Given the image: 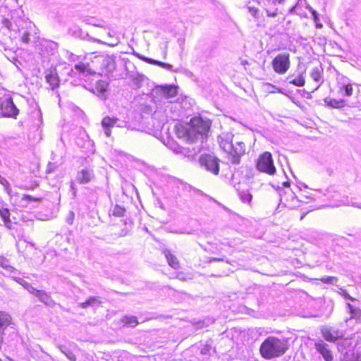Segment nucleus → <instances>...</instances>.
I'll list each match as a JSON object with an SVG mask.
<instances>
[{
    "instance_id": "1",
    "label": "nucleus",
    "mask_w": 361,
    "mask_h": 361,
    "mask_svg": "<svg viewBox=\"0 0 361 361\" xmlns=\"http://www.w3.org/2000/svg\"><path fill=\"white\" fill-rule=\"evenodd\" d=\"M210 128L208 121L200 117H195L186 126L180 125L176 127L177 136L188 143H193L206 135Z\"/></svg>"
},
{
    "instance_id": "2",
    "label": "nucleus",
    "mask_w": 361,
    "mask_h": 361,
    "mask_svg": "<svg viewBox=\"0 0 361 361\" xmlns=\"http://www.w3.org/2000/svg\"><path fill=\"white\" fill-rule=\"evenodd\" d=\"M220 147L228 154L232 164L240 163V157L245 152V144L232 133H223L218 137Z\"/></svg>"
},
{
    "instance_id": "3",
    "label": "nucleus",
    "mask_w": 361,
    "mask_h": 361,
    "mask_svg": "<svg viewBox=\"0 0 361 361\" xmlns=\"http://www.w3.org/2000/svg\"><path fill=\"white\" fill-rule=\"evenodd\" d=\"M288 349L287 340L275 336H269L261 344L259 352L264 358L271 360L283 355Z\"/></svg>"
},
{
    "instance_id": "4",
    "label": "nucleus",
    "mask_w": 361,
    "mask_h": 361,
    "mask_svg": "<svg viewBox=\"0 0 361 361\" xmlns=\"http://www.w3.org/2000/svg\"><path fill=\"white\" fill-rule=\"evenodd\" d=\"M256 168L260 172L274 175L276 169L271 153L266 152L261 154L257 160Z\"/></svg>"
},
{
    "instance_id": "5",
    "label": "nucleus",
    "mask_w": 361,
    "mask_h": 361,
    "mask_svg": "<svg viewBox=\"0 0 361 361\" xmlns=\"http://www.w3.org/2000/svg\"><path fill=\"white\" fill-rule=\"evenodd\" d=\"M19 110L13 102L9 94H6L0 99V114L4 117L16 118Z\"/></svg>"
},
{
    "instance_id": "6",
    "label": "nucleus",
    "mask_w": 361,
    "mask_h": 361,
    "mask_svg": "<svg viewBox=\"0 0 361 361\" xmlns=\"http://www.w3.org/2000/svg\"><path fill=\"white\" fill-rule=\"evenodd\" d=\"M272 67L274 71L278 74L286 73L290 68V54L288 53H281L276 55L272 61Z\"/></svg>"
},
{
    "instance_id": "7",
    "label": "nucleus",
    "mask_w": 361,
    "mask_h": 361,
    "mask_svg": "<svg viewBox=\"0 0 361 361\" xmlns=\"http://www.w3.org/2000/svg\"><path fill=\"white\" fill-rule=\"evenodd\" d=\"M200 163L207 171H210L214 175L219 173V165L216 157L210 154H203L200 158Z\"/></svg>"
},
{
    "instance_id": "8",
    "label": "nucleus",
    "mask_w": 361,
    "mask_h": 361,
    "mask_svg": "<svg viewBox=\"0 0 361 361\" xmlns=\"http://www.w3.org/2000/svg\"><path fill=\"white\" fill-rule=\"evenodd\" d=\"M280 204H283L289 209H295L299 207V200L290 189L284 190L280 194Z\"/></svg>"
},
{
    "instance_id": "9",
    "label": "nucleus",
    "mask_w": 361,
    "mask_h": 361,
    "mask_svg": "<svg viewBox=\"0 0 361 361\" xmlns=\"http://www.w3.org/2000/svg\"><path fill=\"white\" fill-rule=\"evenodd\" d=\"M94 59L97 62L102 63V68L107 72H113L116 70V57L114 55L96 56Z\"/></svg>"
},
{
    "instance_id": "10",
    "label": "nucleus",
    "mask_w": 361,
    "mask_h": 361,
    "mask_svg": "<svg viewBox=\"0 0 361 361\" xmlns=\"http://www.w3.org/2000/svg\"><path fill=\"white\" fill-rule=\"evenodd\" d=\"M322 334L324 339L329 342H335L343 336V332L332 327H324L322 329Z\"/></svg>"
},
{
    "instance_id": "11",
    "label": "nucleus",
    "mask_w": 361,
    "mask_h": 361,
    "mask_svg": "<svg viewBox=\"0 0 361 361\" xmlns=\"http://www.w3.org/2000/svg\"><path fill=\"white\" fill-rule=\"evenodd\" d=\"M94 178L92 170L84 169L78 172L76 179L80 184H86Z\"/></svg>"
},
{
    "instance_id": "12",
    "label": "nucleus",
    "mask_w": 361,
    "mask_h": 361,
    "mask_svg": "<svg viewBox=\"0 0 361 361\" xmlns=\"http://www.w3.org/2000/svg\"><path fill=\"white\" fill-rule=\"evenodd\" d=\"M328 345L323 341L315 343V348L320 353L326 361H331L333 355L331 351L329 349Z\"/></svg>"
},
{
    "instance_id": "13",
    "label": "nucleus",
    "mask_w": 361,
    "mask_h": 361,
    "mask_svg": "<svg viewBox=\"0 0 361 361\" xmlns=\"http://www.w3.org/2000/svg\"><path fill=\"white\" fill-rule=\"evenodd\" d=\"M47 82L49 84L52 90L59 87V78L55 70H49L45 75Z\"/></svg>"
},
{
    "instance_id": "14",
    "label": "nucleus",
    "mask_w": 361,
    "mask_h": 361,
    "mask_svg": "<svg viewBox=\"0 0 361 361\" xmlns=\"http://www.w3.org/2000/svg\"><path fill=\"white\" fill-rule=\"evenodd\" d=\"M117 121L118 118H111L109 116H106L102 119V125L104 130V133L106 135V137H109L111 135V128L116 125Z\"/></svg>"
},
{
    "instance_id": "15",
    "label": "nucleus",
    "mask_w": 361,
    "mask_h": 361,
    "mask_svg": "<svg viewBox=\"0 0 361 361\" xmlns=\"http://www.w3.org/2000/svg\"><path fill=\"white\" fill-rule=\"evenodd\" d=\"M138 57L143 61L147 62L149 64L157 65L171 71H173V66L170 63H164L143 56H138Z\"/></svg>"
},
{
    "instance_id": "16",
    "label": "nucleus",
    "mask_w": 361,
    "mask_h": 361,
    "mask_svg": "<svg viewBox=\"0 0 361 361\" xmlns=\"http://www.w3.org/2000/svg\"><path fill=\"white\" fill-rule=\"evenodd\" d=\"M11 213L8 209H0V216L5 227L8 229L12 228V222L10 219Z\"/></svg>"
},
{
    "instance_id": "17",
    "label": "nucleus",
    "mask_w": 361,
    "mask_h": 361,
    "mask_svg": "<svg viewBox=\"0 0 361 361\" xmlns=\"http://www.w3.org/2000/svg\"><path fill=\"white\" fill-rule=\"evenodd\" d=\"M164 255L166 258L167 262L170 267L175 269H177L180 267V263L178 259L174 255L171 253L170 251H164Z\"/></svg>"
},
{
    "instance_id": "18",
    "label": "nucleus",
    "mask_w": 361,
    "mask_h": 361,
    "mask_svg": "<svg viewBox=\"0 0 361 361\" xmlns=\"http://www.w3.org/2000/svg\"><path fill=\"white\" fill-rule=\"evenodd\" d=\"M75 69L85 75H93L95 72L93 71L89 64L83 63H77L75 65Z\"/></svg>"
},
{
    "instance_id": "19",
    "label": "nucleus",
    "mask_w": 361,
    "mask_h": 361,
    "mask_svg": "<svg viewBox=\"0 0 361 361\" xmlns=\"http://www.w3.org/2000/svg\"><path fill=\"white\" fill-rule=\"evenodd\" d=\"M341 80H343V82H341V81L339 82L340 90L345 92L344 95H345L347 97L351 96L353 94V89L352 85L350 84V83L345 82V80H348L347 78H342Z\"/></svg>"
},
{
    "instance_id": "20",
    "label": "nucleus",
    "mask_w": 361,
    "mask_h": 361,
    "mask_svg": "<svg viewBox=\"0 0 361 361\" xmlns=\"http://www.w3.org/2000/svg\"><path fill=\"white\" fill-rule=\"evenodd\" d=\"M162 94L166 98L173 97L176 95V88L173 85L161 87Z\"/></svg>"
},
{
    "instance_id": "21",
    "label": "nucleus",
    "mask_w": 361,
    "mask_h": 361,
    "mask_svg": "<svg viewBox=\"0 0 361 361\" xmlns=\"http://www.w3.org/2000/svg\"><path fill=\"white\" fill-rule=\"evenodd\" d=\"M100 301L96 297H91L84 302L80 303V307L82 308H87L88 307H96L99 306Z\"/></svg>"
},
{
    "instance_id": "22",
    "label": "nucleus",
    "mask_w": 361,
    "mask_h": 361,
    "mask_svg": "<svg viewBox=\"0 0 361 361\" xmlns=\"http://www.w3.org/2000/svg\"><path fill=\"white\" fill-rule=\"evenodd\" d=\"M11 316L4 312H0V327H6L11 323Z\"/></svg>"
},
{
    "instance_id": "23",
    "label": "nucleus",
    "mask_w": 361,
    "mask_h": 361,
    "mask_svg": "<svg viewBox=\"0 0 361 361\" xmlns=\"http://www.w3.org/2000/svg\"><path fill=\"white\" fill-rule=\"evenodd\" d=\"M121 322L131 327H135L138 324L137 319L135 316H125L122 318Z\"/></svg>"
},
{
    "instance_id": "24",
    "label": "nucleus",
    "mask_w": 361,
    "mask_h": 361,
    "mask_svg": "<svg viewBox=\"0 0 361 361\" xmlns=\"http://www.w3.org/2000/svg\"><path fill=\"white\" fill-rule=\"evenodd\" d=\"M36 297H37L41 302L47 305L50 304L52 302L51 297L43 290H39V292H37Z\"/></svg>"
},
{
    "instance_id": "25",
    "label": "nucleus",
    "mask_w": 361,
    "mask_h": 361,
    "mask_svg": "<svg viewBox=\"0 0 361 361\" xmlns=\"http://www.w3.org/2000/svg\"><path fill=\"white\" fill-rule=\"evenodd\" d=\"M304 75H305V72L300 73L297 78L290 80V83H291L295 86H298V87H303L305 83Z\"/></svg>"
},
{
    "instance_id": "26",
    "label": "nucleus",
    "mask_w": 361,
    "mask_h": 361,
    "mask_svg": "<svg viewBox=\"0 0 361 361\" xmlns=\"http://www.w3.org/2000/svg\"><path fill=\"white\" fill-rule=\"evenodd\" d=\"M310 76L315 82H320L322 80V70L317 67L312 68Z\"/></svg>"
},
{
    "instance_id": "27",
    "label": "nucleus",
    "mask_w": 361,
    "mask_h": 361,
    "mask_svg": "<svg viewBox=\"0 0 361 361\" xmlns=\"http://www.w3.org/2000/svg\"><path fill=\"white\" fill-rule=\"evenodd\" d=\"M0 266L11 273L16 271L15 268L9 264L8 260L4 257H0Z\"/></svg>"
},
{
    "instance_id": "28",
    "label": "nucleus",
    "mask_w": 361,
    "mask_h": 361,
    "mask_svg": "<svg viewBox=\"0 0 361 361\" xmlns=\"http://www.w3.org/2000/svg\"><path fill=\"white\" fill-rule=\"evenodd\" d=\"M200 152L199 149L192 148L190 149V148H182L178 152L183 154L185 156L188 157H192L196 155Z\"/></svg>"
},
{
    "instance_id": "29",
    "label": "nucleus",
    "mask_w": 361,
    "mask_h": 361,
    "mask_svg": "<svg viewBox=\"0 0 361 361\" xmlns=\"http://www.w3.org/2000/svg\"><path fill=\"white\" fill-rule=\"evenodd\" d=\"M108 84L103 80H99L95 85L96 91L99 94H104L107 89Z\"/></svg>"
},
{
    "instance_id": "30",
    "label": "nucleus",
    "mask_w": 361,
    "mask_h": 361,
    "mask_svg": "<svg viewBox=\"0 0 361 361\" xmlns=\"http://www.w3.org/2000/svg\"><path fill=\"white\" fill-rule=\"evenodd\" d=\"M347 307L351 314V318L360 319L361 318V310L354 308L350 303L347 304Z\"/></svg>"
},
{
    "instance_id": "31",
    "label": "nucleus",
    "mask_w": 361,
    "mask_h": 361,
    "mask_svg": "<svg viewBox=\"0 0 361 361\" xmlns=\"http://www.w3.org/2000/svg\"><path fill=\"white\" fill-rule=\"evenodd\" d=\"M240 199L242 200V202H245V203H248L250 204L252 201V195L247 192V191H243L241 193H240Z\"/></svg>"
},
{
    "instance_id": "32",
    "label": "nucleus",
    "mask_w": 361,
    "mask_h": 361,
    "mask_svg": "<svg viewBox=\"0 0 361 361\" xmlns=\"http://www.w3.org/2000/svg\"><path fill=\"white\" fill-rule=\"evenodd\" d=\"M328 106H331L333 108H340L343 106V101L342 100H336V99H331L328 103Z\"/></svg>"
},
{
    "instance_id": "33",
    "label": "nucleus",
    "mask_w": 361,
    "mask_h": 361,
    "mask_svg": "<svg viewBox=\"0 0 361 361\" xmlns=\"http://www.w3.org/2000/svg\"><path fill=\"white\" fill-rule=\"evenodd\" d=\"M321 281L324 283L334 284L338 281V279L335 276H325L322 278Z\"/></svg>"
},
{
    "instance_id": "34",
    "label": "nucleus",
    "mask_w": 361,
    "mask_h": 361,
    "mask_svg": "<svg viewBox=\"0 0 361 361\" xmlns=\"http://www.w3.org/2000/svg\"><path fill=\"white\" fill-rule=\"evenodd\" d=\"M0 183L4 187L6 191L9 194L11 192L10 184L8 181L0 175Z\"/></svg>"
},
{
    "instance_id": "35",
    "label": "nucleus",
    "mask_w": 361,
    "mask_h": 361,
    "mask_svg": "<svg viewBox=\"0 0 361 361\" xmlns=\"http://www.w3.org/2000/svg\"><path fill=\"white\" fill-rule=\"evenodd\" d=\"M125 209L119 206H116L113 210V214L117 216H122L124 214Z\"/></svg>"
},
{
    "instance_id": "36",
    "label": "nucleus",
    "mask_w": 361,
    "mask_h": 361,
    "mask_svg": "<svg viewBox=\"0 0 361 361\" xmlns=\"http://www.w3.org/2000/svg\"><path fill=\"white\" fill-rule=\"evenodd\" d=\"M74 218H75L74 212H72V211H69L68 214H67V216H66V221L69 225H72L73 224Z\"/></svg>"
},
{
    "instance_id": "37",
    "label": "nucleus",
    "mask_w": 361,
    "mask_h": 361,
    "mask_svg": "<svg viewBox=\"0 0 361 361\" xmlns=\"http://www.w3.org/2000/svg\"><path fill=\"white\" fill-rule=\"evenodd\" d=\"M22 200H26V201H29V202H39L41 200V199L34 197L30 195H23L22 197Z\"/></svg>"
},
{
    "instance_id": "38",
    "label": "nucleus",
    "mask_w": 361,
    "mask_h": 361,
    "mask_svg": "<svg viewBox=\"0 0 361 361\" xmlns=\"http://www.w3.org/2000/svg\"><path fill=\"white\" fill-rule=\"evenodd\" d=\"M248 8V11H249V13L255 18H258V13H259V9L255 8V7H252V6H248L247 7Z\"/></svg>"
},
{
    "instance_id": "39",
    "label": "nucleus",
    "mask_w": 361,
    "mask_h": 361,
    "mask_svg": "<svg viewBox=\"0 0 361 361\" xmlns=\"http://www.w3.org/2000/svg\"><path fill=\"white\" fill-rule=\"evenodd\" d=\"M313 20L316 23V27L317 28H322L323 27L322 24L319 22V16L317 13H314Z\"/></svg>"
},
{
    "instance_id": "40",
    "label": "nucleus",
    "mask_w": 361,
    "mask_h": 361,
    "mask_svg": "<svg viewBox=\"0 0 361 361\" xmlns=\"http://www.w3.org/2000/svg\"><path fill=\"white\" fill-rule=\"evenodd\" d=\"M340 293L345 298V299H348V300H350L351 301H354L355 299L353 297H351L348 293L347 291L343 289V288H340Z\"/></svg>"
},
{
    "instance_id": "41",
    "label": "nucleus",
    "mask_w": 361,
    "mask_h": 361,
    "mask_svg": "<svg viewBox=\"0 0 361 361\" xmlns=\"http://www.w3.org/2000/svg\"><path fill=\"white\" fill-rule=\"evenodd\" d=\"M58 348L60 350V351L63 354H64L65 356L66 355H68L70 351H71L70 349H68L67 347H66L65 345H59Z\"/></svg>"
},
{
    "instance_id": "42",
    "label": "nucleus",
    "mask_w": 361,
    "mask_h": 361,
    "mask_svg": "<svg viewBox=\"0 0 361 361\" xmlns=\"http://www.w3.org/2000/svg\"><path fill=\"white\" fill-rule=\"evenodd\" d=\"M26 289L29 293L31 294H33L34 295H37V292H39V290L35 289L34 287H32L30 284L29 286H27Z\"/></svg>"
},
{
    "instance_id": "43",
    "label": "nucleus",
    "mask_w": 361,
    "mask_h": 361,
    "mask_svg": "<svg viewBox=\"0 0 361 361\" xmlns=\"http://www.w3.org/2000/svg\"><path fill=\"white\" fill-rule=\"evenodd\" d=\"M267 14L269 17H276L278 15V9L275 8L274 11H271L268 9H266Z\"/></svg>"
},
{
    "instance_id": "44",
    "label": "nucleus",
    "mask_w": 361,
    "mask_h": 361,
    "mask_svg": "<svg viewBox=\"0 0 361 361\" xmlns=\"http://www.w3.org/2000/svg\"><path fill=\"white\" fill-rule=\"evenodd\" d=\"M344 205L349 206V205H350V204L349 202H340L339 203H338L336 204V207H341V206H344ZM351 206L356 207H358V208H361V205H358V204H356L355 203L351 204Z\"/></svg>"
},
{
    "instance_id": "45",
    "label": "nucleus",
    "mask_w": 361,
    "mask_h": 361,
    "mask_svg": "<svg viewBox=\"0 0 361 361\" xmlns=\"http://www.w3.org/2000/svg\"><path fill=\"white\" fill-rule=\"evenodd\" d=\"M66 357L70 360V361H76V357L74 355V353L72 351H70L68 355H66Z\"/></svg>"
},
{
    "instance_id": "46",
    "label": "nucleus",
    "mask_w": 361,
    "mask_h": 361,
    "mask_svg": "<svg viewBox=\"0 0 361 361\" xmlns=\"http://www.w3.org/2000/svg\"><path fill=\"white\" fill-rule=\"evenodd\" d=\"M16 281L19 283L20 285H22L25 288H27V286H29L30 283L27 281L23 280L22 279H16Z\"/></svg>"
},
{
    "instance_id": "47",
    "label": "nucleus",
    "mask_w": 361,
    "mask_h": 361,
    "mask_svg": "<svg viewBox=\"0 0 361 361\" xmlns=\"http://www.w3.org/2000/svg\"><path fill=\"white\" fill-rule=\"evenodd\" d=\"M99 42L102 43L101 41H99ZM104 43L106 44H108L110 47H115L116 45L118 44V40L116 39H115L114 42L111 41V42H104Z\"/></svg>"
},
{
    "instance_id": "48",
    "label": "nucleus",
    "mask_w": 361,
    "mask_h": 361,
    "mask_svg": "<svg viewBox=\"0 0 361 361\" xmlns=\"http://www.w3.org/2000/svg\"><path fill=\"white\" fill-rule=\"evenodd\" d=\"M223 261V259L221 258H216V257H212V258H210L209 262H221Z\"/></svg>"
},
{
    "instance_id": "49",
    "label": "nucleus",
    "mask_w": 361,
    "mask_h": 361,
    "mask_svg": "<svg viewBox=\"0 0 361 361\" xmlns=\"http://www.w3.org/2000/svg\"><path fill=\"white\" fill-rule=\"evenodd\" d=\"M306 8L309 10V11L314 15V13H317L314 9H313L310 6H306Z\"/></svg>"
},
{
    "instance_id": "50",
    "label": "nucleus",
    "mask_w": 361,
    "mask_h": 361,
    "mask_svg": "<svg viewBox=\"0 0 361 361\" xmlns=\"http://www.w3.org/2000/svg\"><path fill=\"white\" fill-rule=\"evenodd\" d=\"M3 331L0 329V349L1 348V345L3 343Z\"/></svg>"
},
{
    "instance_id": "51",
    "label": "nucleus",
    "mask_w": 361,
    "mask_h": 361,
    "mask_svg": "<svg viewBox=\"0 0 361 361\" xmlns=\"http://www.w3.org/2000/svg\"><path fill=\"white\" fill-rule=\"evenodd\" d=\"M276 1H278L279 4H281L284 0H276Z\"/></svg>"
},
{
    "instance_id": "52",
    "label": "nucleus",
    "mask_w": 361,
    "mask_h": 361,
    "mask_svg": "<svg viewBox=\"0 0 361 361\" xmlns=\"http://www.w3.org/2000/svg\"><path fill=\"white\" fill-rule=\"evenodd\" d=\"M285 185L287 186V187H289L290 186V184L288 183H285Z\"/></svg>"
},
{
    "instance_id": "53",
    "label": "nucleus",
    "mask_w": 361,
    "mask_h": 361,
    "mask_svg": "<svg viewBox=\"0 0 361 361\" xmlns=\"http://www.w3.org/2000/svg\"><path fill=\"white\" fill-rule=\"evenodd\" d=\"M166 51H164V58H166Z\"/></svg>"
},
{
    "instance_id": "54",
    "label": "nucleus",
    "mask_w": 361,
    "mask_h": 361,
    "mask_svg": "<svg viewBox=\"0 0 361 361\" xmlns=\"http://www.w3.org/2000/svg\"><path fill=\"white\" fill-rule=\"evenodd\" d=\"M108 35H109V37H111V35L110 32H109Z\"/></svg>"
},
{
    "instance_id": "55",
    "label": "nucleus",
    "mask_w": 361,
    "mask_h": 361,
    "mask_svg": "<svg viewBox=\"0 0 361 361\" xmlns=\"http://www.w3.org/2000/svg\"><path fill=\"white\" fill-rule=\"evenodd\" d=\"M319 85H317L316 87H315V90H317L318 87H319Z\"/></svg>"
},
{
    "instance_id": "56",
    "label": "nucleus",
    "mask_w": 361,
    "mask_h": 361,
    "mask_svg": "<svg viewBox=\"0 0 361 361\" xmlns=\"http://www.w3.org/2000/svg\"><path fill=\"white\" fill-rule=\"evenodd\" d=\"M304 218V215H302L300 218V219H302Z\"/></svg>"
},
{
    "instance_id": "57",
    "label": "nucleus",
    "mask_w": 361,
    "mask_h": 361,
    "mask_svg": "<svg viewBox=\"0 0 361 361\" xmlns=\"http://www.w3.org/2000/svg\"><path fill=\"white\" fill-rule=\"evenodd\" d=\"M0 361H2V360L0 359Z\"/></svg>"
}]
</instances>
